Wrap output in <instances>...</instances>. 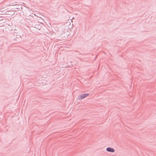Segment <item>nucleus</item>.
<instances>
[{
	"instance_id": "nucleus-3",
	"label": "nucleus",
	"mask_w": 156,
	"mask_h": 156,
	"mask_svg": "<svg viewBox=\"0 0 156 156\" xmlns=\"http://www.w3.org/2000/svg\"><path fill=\"white\" fill-rule=\"evenodd\" d=\"M16 36H17V37H16V38H22L20 35H16Z\"/></svg>"
},
{
	"instance_id": "nucleus-2",
	"label": "nucleus",
	"mask_w": 156,
	"mask_h": 156,
	"mask_svg": "<svg viewBox=\"0 0 156 156\" xmlns=\"http://www.w3.org/2000/svg\"><path fill=\"white\" fill-rule=\"evenodd\" d=\"M106 151H107L111 152H113L115 151V150L113 148L108 147L106 149Z\"/></svg>"
},
{
	"instance_id": "nucleus-4",
	"label": "nucleus",
	"mask_w": 156,
	"mask_h": 156,
	"mask_svg": "<svg viewBox=\"0 0 156 156\" xmlns=\"http://www.w3.org/2000/svg\"><path fill=\"white\" fill-rule=\"evenodd\" d=\"M9 6H10V5H9Z\"/></svg>"
},
{
	"instance_id": "nucleus-1",
	"label": "nucleus",
	"mask_w": 156,
	"mask_h": 156,
	"mask_svg": "<svg viewBox=\"0 0 156 156\" xmlns=\"http://www.w3.org/2000/svg\"><path fill=\"white\" fill-rule=\"evenodd\" d=\"M88 95L89 94L88 93L82 94H81L78 96V98L80 100H82L88 96Z\"/></svg>"
}]
</instances>
